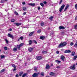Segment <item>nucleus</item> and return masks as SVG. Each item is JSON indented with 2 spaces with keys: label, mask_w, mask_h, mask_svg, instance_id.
Returning <instances> with one entry per match:
<instances>
[{
  "label": "nucleus",
  "mask_w": 77,
  "mask_h": 77,
  "mask_svg": "<svg viewBox=\"0 0 77 77\" xmlns=\"http://www.w3.org/2000/svg\"><path fill=\"white\" fill-rule=\"evenodd\" d=\"M67 44L66 42H63V43H61L58 46L59 48H61L65 46H66V45Z\"/></svg>",
  "instance_id": "nucleus-1"
},
{
  "label": "nucleus",
  "mask_w": 77,
  "mask_h": 77,
  "mask_svg": "<svg viewBox=\"0 0 77 77\" xmlns=\"http://www.w3.org/2000/svg\"><path fill=\"white\" fill-rule=\"evenodd\" d=\"M39 74V72L38 73H35L32 75V77H39L38 75Z\"/></svg>",
  "instance_id": "nucleus-2"
},
{
  "label": "nucleus",
  "mask_w": 77,
  "mask_h": 77,
  "mask_svg": "<svg viewBox=\"0 0 77 77\" xmlns=\"http://www.w3.org/2000/svg\"><path fill=\"white\" fill-rule=\"evenodd\" d=\"M7 36L9 38H11V39H14V35L8 33V34Z\"/></svg>",
  "instance_id": "nucleus-3"
},
{
  "label": "nucleus",
  "mask_w": 77,
  "mask_h": 77,
  "mask_svg": "<svg viewBox=\"0 0 77 77\" xmlns=\"http://www.w3.org/2000/svg\"><path fill=\"white\" fill-rule=\"evenodd\" d=\"M65 7V5H63L60 8V9L59 11L60 12H62V10L63 8H64V7Z\"/></svg>",
  "instance_id": "nucleus-4"
},
{
  "label": "nucleus",
  "mask_w": 77,
  "mask_h": 77,
  "mask_svg": "<svg viewBox=\"0 0 77 77\" xmlns=\"http://www.w3.org/2000/svg\"><path fill=\"white\" fill-rule=\"evenodd\" d=\"M42 56H37L36 59L37 60H41V59H42Z\"/></svg>",
  "instance_id": "nucleus-5"
},
{
  "label": "nucleus",
  "mask_w": 77,
  "mask_h": 77,
  "mask_svg": "<svg viewBox=\"0 0 77 77\" xmlns=\"http://www.w3.org/2000/svg\"><path fill=\"white\" fill-rule=\"evenodd\" d=\"M65 57L63 55H62L60 59L62 60L63 62L65 61Z\"/></svg>",
  "instance_id": "nucleus-6"
},
{
  "label": "nucleus",
  "mask_w": 77,
  "mask_h": 77,
  "mask_svg": "<svg viewBox=\"0 0 77 77\" xmlns=\"http://www.w3.org/2000/svg\"><path fill=\"white\" fill-rule=\"evenodd\" d=\"M28 5L29 6H32V7H34V6H35V3H30L28 4Z\"/></svg>",
  "instance_id": "nucleus-7"
},
{
  "label": "nucleus",
  "mask_w": 77,
  "mask_h": 77,
  "mask_svg": "<svg viewBox=\"0 0 77 77\" xmlns=\"http://www.w3.org/2000/svg\"><path fill=\"white\" fill-rule=\"evenodd\" d=\"M14 24H16L17 26H20L21 24V23H14Z\"/></svg>",
  "instance_id": "nucleus-8"
},
{
  "label": "nucleus",
  "mask_w": 77,
  "mask_h": 77,
  "mask_svg": "<svg viewBox=\"0 0 77 77\" xmlns=\"http://www.w3.org/2000/svg\"><path fill=\"white\" fill-rule=\"evenodd\" d=\"M59 29H60V30H61V29H65V27H64L63 26H60L59 27Z\"/></svg>",
  "instance_id": "nucleus-9"
},
{
  "label": "nucleus",
  "mask_w": 77,
  "mask_h": 77,
  "mask_svg": "<svg viewBox=\"0 0 77 77\" xmlns=\"http://www.w3.org/2000/svg\"><path fill=\"white\" fill-rule=\"evenodd\" d=\"M71 51H70V50H66V51H65L64 53H71Z\"/></svg>",
  "instance_id": "nucleus-10"
},
{
  "label": "nucleus",
  "mask_w": 77,
  "mask_h": 77,
  "mask_svg": "<svg viewBox=\"0 0 77 77\" xmlns=\"http://www.w3.org/2000/svg\"><path fill=\"white\" fill-rule=\"evenodd\" d=\"M45 36H42L40 37V39H42V40H43V39H45Z\"/></svg>",
  "instance_id": "nucleus-11"
},
{
  "label": "nucleus",
  "mask_w": 77,
  "mask_h": 77,
  "mask_svg": "<svg viewBox=\"0 0 77 77\" xmlns=\"http://www.w3.org/2000/svg\"><path fill=\"white\" fill-rule=\"evenodd\" d=\"M35 33V32L33 31L32 32L30 33L29 35V36H32V35Z\"/></svg>",
  "instance_id": "nucleus-12"
},
{
  "label": "nucleus",
  "mask_w": 77,
  "mask_h": 77,
  "mask_svg": "<svg viewBox=\"0 0 77 77\" xmlns=\"http://www.w3.org/2000/svg\"><path fill=\"white\" fill-rule=\"evenodd\" d=\"M28 50L30 52H32L33 50V48H29L28 49Z\"/></svg>",
  "instance_id": "nucleus-13"
},
{
  "label": "nucleus",
  "mask_w": 77,
  "mask_h": 77,
  "mask_svg": "<svg viewBox=\"0 0 77 77\" xmlns=\"http://www.w3.org/2000/svg\"><path fill=\"white\" fill-rule=\"evenodd\" d=\"M50 75L51 76H54V73L53 72H51L50 73Z\"/></svg>",
  "instance_id": "nucleus-14"
},
{
  "label": "nucleus",
  "mask_w": 77,
  "mask_h": 77,
  "mask_svg": "<svg viewBox=\"0 0 77 77\" xmlns=\"http://www.w3.org/2000/svg\"><path fill=\"white\" fill-rule=\"evenodd\" d=\"M23 74V72H21L19 73L20 76H21Z\"/></svg>",
  "instance_id": "nucleus-15"
},
{
  "label": "nucleus",
  "mask_w": 77,
  "mask_h": 77,
  "mask_svg": "<svg viewBox=\"0 0 77 77\" xmlns=\"http://www.w3.org/2000/svg\"><path fill=\"white\" fill-rule=\"evenodd\" d=\"M46 66V68H50V66L49 64H47Z\"/></svg>",
  "instance_id": "nucleus-16"
},
{
  "label": "nucleus",
  "mask_w": 77,
  "mask_h": 77,
  "mask_svg": "<svg viewBox=\"0 0 77 77\" xmlns=\"http://www.w3.org/2000/svg\"><path fill=\"white\" fill-rule=\"evenodd\" d=\"M55 62H57V63H60V62H61V61H59V60H57L55 61Z\"/></svg>",
  "instance_id": "nucleus-17"
},
{
  "label": "nucleus",
  "mask_w": 77,
  "mask_h": 77,
  "mask_svg": "<svg viewBox=\"0 0 77 77\" xmlns=\"http://www.w3.org/2000/svg\"><path fill=\"white\" fill-rule=\"evenodd\" d=\"M14 51H17V48H14L13 49Z\"/></svg>",
  "instance_id": "nucleus-18"
},
{
  "label": "nucleus",
  "mask_w": 77,
  "mask_h": 77,
  "mask_svg": "<svg viewBox=\"0 0 77 77\" xmlns=\"http://www.w3.org/2000/svg\"><path fill=\"white\" fill-rule=\"evenodd\" d=\"M1 59H4L5 57V56L4 55H1Z\"/></svg>",
  "instance_id": "nucleus-19"
},
{
  "label": "nucleus",
  "mask_w": 77,
  "mask_h": 77,
  "mask_svg": "<svg viewBox=\"0 0 77 77\" xmlns=\"http://www.w3.org/2000/svg\"><path fill=\"white\" fill-rule=\"evenodd\" d=\"M77 55L74 56V57L73 58V60H76V59H77Z\"/></svg>",
  "instance_id": "nucleus-20"
},
{
  "label": "nucleus",
  "mask_w": 77,
  "mask_h": 77,
  "mask_svg": "<svg viewBox=\"0 0 77 77\" xmlns=\"http://www.w3.org/2000/svg\"><path fill=\"white\" fill-rule=\"evenodd\" d=\"M75 64L73 65L72 66H71L70 68H75Z\"/></svg>",
  "instance_id": "nucleus-21"
},
{
  "label": "nucleus",
  "mask_w": 77,
  "mask_h": 77,
  "mask_svg": "<svg viewBox=\"0 0 77 77\" xmlns=\"http://www.w3.org/2000/svg\"><path fill=\"white\" fill-rule=\"evenodd\" d=\"M69 8V6L67 5L66 6V8H65V9H64V11H66V10L67 8Z\"/></svg>",
  "instance_id": "nucleus-22"
},
{
  "label": "nucleus",
  "mask_w": 77,
  "mask_h": 77,
  "mask_svg": "<svg viewBox=\"0 0 77 77\" xmlns=\"http://www.w3.org/2000/svg\"><path fill=\"white\" fill-rule=\"evenodd\" d=\"M53 18V16H51L49 17V19L51 21H52Z\"/></svg>",
  "instance_id": "nucleus-23"
},
{
  "label": "nucleus",
  "mask_w": 77,
  "mask_h": 77,
  "mask_svg": "<svg viewBox=\"0 0 77 77\" xmlns=\"http://www.w3.org/2000/svg\"><path fill=\"white\" fill-rule=\"evenodd\" d=\"M21 47L20 46V45H17V48L18 50H20V48Z\"/></svg>",
  "instance_id": "nucleus-24"
},
{
  "label": "nucleus",
  "mask_w": 77,
  "mask_h": 77,
  "mask_svg": "<svg viewBox=\"0 0 77 77\" xmlns=\"http://www.w3.org/2000/svg\"><path fill=\"white\" fill-rule=\"evenodd\" d=\"M32 43V41L30 40L29 41V45H31Z\"/></svg>",
  "instance_id": "nucleus-25"
},
{
  "label": "nucleus",
  "mask_w": 77,
  "mask_h": 77,
  "mask_svg": "<svg viewBox=\"0 0 77 77\" xmlns=\"http://www.w3.org/2000/svg\"><path fill=\"white\" fill-rule=\"evenodd\" d=\"M14 13L17 15H18V13L17 12L15 11H14Z\"/></svg>",
  "instance_id": "nucleus-26"
},
{
  "label": "nucleus",
  "mask_w": 77,
  "mask_h": 77,
  "mask_svg": "<svg viewBox=\"0 0 77 77\" xmlns=\"http://www.w3.org/2000/svg\"><path fill=\"white\" fill-rule=\"evenodd\" d=\"M74 54H75V52L73 51L72 53V56H74Z\"/></svg>",
  "instance_id": "nucleus-27"
},
{
  "label": "nucleus",
  "mask_w": 77,
  "mask_h": 77,
  "mask_svg": "<svg viewBox=\"0 0 77 77\" xmlns=\"http://www.w3.org/2000/svg\"><path fill=\"white\" fill-rule=\"evenodd\" d=\"M23 45H24V43H21V44H20L19 45L21 47H22V46H23Z\"/></svg>",
  "instance_id": "nucleus-28"
},
{
  "label": "nucleus",
  "mask_w": 77,
  "mask_h": 77,
  "mask_svg": "<svg viewBox=\"0 0 77 77\" xmlns=\"http://www.w3.org/2000/svg\"><path fill=\"white\" fill-rule=\"evenodd\" d=\"M40 75L42 76H44V72H42L40 74Z\"/></svg>",
  "instance_id": "nucleus-29"
},
{
  "label": "nucleus",
  "mask_w": 77,
  "mask_h": 77,
  "mask_svg": "<svg viewBox=\"0 0 77 77\" xmlns=\"http://www.w3.org/2000/svg\"><path fill=\"white\" fill-rule=\"evenodd\" d=\"M47 53V51H42V53H43V54H45V53Z\"/></svg>",
  "instance_id": "nucleus-30"
},
{
  "label": "nucleus",
  "mask_w": 77,
  "mask_h": 77,
  "mask_svg": "<svg viewBox=\"0 0 77 77\" xmlns=\"http://www.w3.org/2000/svg\"><path fill=\"white\" fill-rule=\"evenodd\" d=\"M26 75H27V73H24L22 77H24L25 76H26Z\"/></svg>",
  "instance_id": "nucleus-31"
},
{
  "label": "nucleus",
  "mask_w": 77,
  "mask_h": 77,
  "mask_svg": "<svg viewBox=\"0 0 77 77\" xmlns=\"http://www.w3.org/2000/svg\"><path fill=\"white\" fill-rule=\"evenodd\" d=\"M23 11H26V8L25 7H24L23 8Z\"/></svg>",
  "instance_id": "nucleus-32"
},
{
  "label": "nucleus",
  "mask_w": 77,
  "mask_h": 77,
  "mask_svg": "<svg viewBox=\"0 0 77 77\" xmlns=\"http://www.w3.org/2000/svg\"><path fill=\"white\" fill-rule=\"evenodd\" d=\"M12 67H13V68H16V66H15V64H12L11 65Z\"/></svg>",
  "instance_id": "nucleus-33"
},
{
  "label": "nucleus",
  "mask_w": 77,
  "mask_h": 77,
  "mask_svg": "<svg viewBox=\"0 0 77 77\" xmlns=\"http://www.w3.org/2000/svg\"><path fill=\"white\" fill-rule=\"evenodd\" d=\"M34 70L35 72H37L38 71V69L37 68H34Z\"/></svg>",
  "instance_id": "nucleus-34"
},
{
  "label": "nucleus",
  "mask_w": 77,
  "mask_h": 77,
  "mask_svg": "<svg viewBox=\"0 0 77 77\" xmlns=\"http://www.w3.org/2000/svg\"><path fill=\"white\" fill-rule=\"evenodd\" d=\"M5 41L6 42V43L7 44H8V43L9 42V41L8 40V39H5Z\"/></svg>",
  "instance_id": "nucleus-35"
},
{
  "label": "nucleus",
  "mask_w": 77,
  "mask_h": 77,
  "mask_svg": "<svg viewBox=\"0 0 77 77\" xmlns=\"http://www.w3.org/2000/svg\"><path fill=\"white\" fill-rule=\"evenodd\" d=\"M74 46L75 47H77V42H76L74 45Z\"/></svg>",
  "instance_id": "nucleus-36"
},
{
  "label": "nucleus",
  "mask_w": 77,
  "mask_h": 77,
  "mask_svg": "<svg viewBox=\"0 0 77 77\" xmlns=\"http://www.w3.org/2000/svg\"><path fill=\"white\" fill-rule=\"evenodd\" d=\"M5 71V69H3L1 71V72H4Z\"/></svg>",
  "instance_id": "nucleus-37"
},
{
  "label": "nucleus",
  "mask_w": 77,
  "mask_h": 77,
  "mask_svg": "<svg viewBox=\"0 0 77 77\" xmlns=\"http://www.w3.org/2000/svg\"><path fill=\"white\" fill-rule=\"evenodd\" d=\"M15 21V19H11V22H14Z\"/></svg>",
  "instance_id": "nucleus-38"
},
{
  "label": "nucleus",
  "mask_w": 77,
  "mask_h": 77,
  "mask_svg": "<svg viewBox=\"0 0 77 77\" xmlns=\"http://www.w3.org/2000/svg\"><path fill=\"white\" fill-rule=\"evenodd\" d=\"M41 32V30L39 29L37 33H40Z\"/></svg>",
  "instance_id": "nucleus-39"
},
{
  "label": "nucleus",
  "mask_w": 77,
  "mask_h": 77,
  "mask_svg": "<svg viewBox=\"0 0 77 77\" xmlns=\"http://www.w3.org/2000/svg\"><path fill=\"white\" fill-rule=\"evenodd\" d=\"M75 9H76V10H77V4L75 5Z\"/></svg>",
  "instance_id": "nucleus-40"
},
{
  "label": "nucleus",
  "mask_w": 77,
  "mask_h": 77,
  "mask_svg": "<svg viewBox=\"0 0 77 77\" xmlns=\"http://www.w3.org/2000/svg\"><path fill=\"white\" fill-rule=\"evenodd\" d=\"M4 2H5V0H2L1 1V3H4Z\"/></svg>",
  "instance_id": "nucleus-41"
},
{
  "label": "nucleus",
  "mask_w": 77,
  "mask_h": 77,
  "mask_svg": "<svg viewBox=\"0 0 77 77\" xmlns=\"http://www.w3.org/2000/svg\"><path fill=\"white\" fill-rule=\"evenodd\" d=\"M40 5H41V6H42V7H43V6H44V4H43V3H41Z\"/></svg>",
  "instance_id": "nucleus-42"
},
{
  "label": "nucleus",
  "mask_w": 77,
  "mask_h": 77,
  "mask_svg": "<svg viewBox=\"0 0 77 77\" xmlns=\"http://www.w3.org/2000/svg\"><path fill=\"white\" fill-rule=\"evenodd\" d=\"M44 22H42L41 23V26H44Z\"/></svg>",
  "instance_id": "nucleus-43"
},
{
  "label": "nucleus",
  "mask_w": 77,
  "mask_h": 77,
  "mask_svg": "<svg viewBox=\"0 0 77 77\" xmlns=\"http://www.w3.org/2000/svg\"><path fill=\"white\" fill-rule=\"evenodd\" d=\"M74 45V43L72 42H71L70 43V45H71V46H72V45Z\"/></svg>",
  "instance_id": "nucleus-44"
},
{
  "label": "nucleus",
  "mask_w": 77,
  "mask_h": 77,
  "mask_svg": "<svg viewBox=\"0 0 77 77\" xmlns=\"http://www.w3.org/2000/svg\"><path fill=\"white\" fill-rule=\"evenodd\" d=\"M7 49H8V48H7V47H4V50H7Z\"/></svg>",
  "instance_id": "nucleus-45"
},
{
  "label": "nucleus",
  "mask_w": 77,
  "mask_h": 77,
  "mask_svg": "<svg viewBox=\"0 0 77 77\" xmlns=\"http://www.w3.org/2000/svg\"><path fill=\"white\" fill-rule=\"evenodd\" d=\"M16 69H16V68H14V69H13V72L15 71Z\"/></svg>",
  "instance_id": "nucleus-46"
},
{
  "label": "nucleus",
  "mask_w": 77,
  "mask_h": 77,
  "mask_svg": "<svg viewBox=\"0 0 77 77\" xmlns=\"http://www.w3.org/2000/svg\"><path fill=\"white\" fill-rule=\"evenodd\" d=\"M71 69H72V70H74L75 69V68H70Z\"/></svg>",
  "instance_id": "nucleus-47"
},
{
  "label": "nucleus",
  "mask_w": 77,
  "mask_h": 77,
  "mask_svg": "<svg viewBox=\"0 0 77 77\" xmlns=\"http://www.w3.org/2000/svg\"><path fill=\"white\" fill-rule=\"evenodd\" d=\"M20 39H21V40H23V37L22 36L20 38Z\"/></svg>",
  "instance_id": "nucleus-48"
},
{
  "label": "nucleus",
  "mask_w": 77,
  "mask_h": 77,
  "mask_svg": "<svg viewBox=\"0 0 77 77\" xmlns=\"http://www.w3.org/2000/svg\"><path fill=\"white\" fill-rule=\"evenodd\" d=\"M75 28L76 29H77V25H75Z\"/></svg>",
  "instance_id": "nucleus-49"
},
{
  "label": "nucleus",
  "mask_w": 77,
  "mask_h": 77,
  "mask_svg": "<svg viewBox=\"0 0 77 77\" xmlns=\"http://www.w3.org/2000/svg\"><path fill=\"white\" fill-rule=\"evenodd\" d=\"M33 42H34L35 43V44H37V42H36V41H35V40H33Z\"/></svg>",
  "instance_id": "nucleus-50"
},
{
  "label": "nucleus",
  "mask_w": 77,
  "mask_h": 77,
  "mask_svg": "<svg viewBox=\"0 0 77 77\" xmlns=\"http://www.w3.org/2000/svg\"><path fill=\"white\" fill-rule=\"evenodd\" d=\"M61 3H62V0L60 1V2L59 3V4L60 5V4H61Z\"/></svg>",
  "instance_id": "nucleus-51"
},
{
  "label": "nucleus",
  "mask_w": 77,
  "mask_h": 77,
  "mask_svg": "<svg viewBox=\"0 0 77 77\" xmlns=\"http://www.w3.org/2000/svg\"><path fill=\"white\" fill-rule=\"evenodd\" d=\"M43 3H44V4H45V5L47 4V2L45 1L44 2H43Z\"/></svg>",
  "instance_id": "nucleus-52"
},
{
  "label": "nucleus",
  "mask_w": 77,
  "mask_h": 77,
  "mask_svg": "<svg viewBox=\"0 0 77 77\" xmlns=\"http://www.w3.org/2000/svg\"><path fill=\"white\" fill-rule=\"evenodd\" d=\"M26 14V12H24L23 13V15H25Z\"/></svg>",
  "instance_id": "nucleus-53"
},
{
  "label": "nucleus",
  "mask_w": 77,
  "mask_h": 77,
  "mask_svg": "<svg viewBox=\"0 0 77 77\" xmlns=\"http://www.w3.org/2000/svg\"><path fill=\"white\" fill-rule=\"evenodd\" d=\"M38 10H40V9H41V7H39L38 8Z\"/></svg>",
  "instance_id": "nucleus-54"
},
{
  "label": "nucleus",
  "mask_w": 77,
  "mask_h": 77,
  "mask_svg": "<svg viewBox=\"0 0 77 77\" xmlns=\"http://www.w3.org/2000/svg\"><path fill=\"white\" fill-rule=\"evenodd\" d=\"M16 77H18V74H17L16 75Z\"/></svg>",
  "instance_id": "nucleus-55"
},
{
  "label": "nucleus",
  "mask_w": 77,
  "mask_h": 77,
  "mask_svg": "<svg viewBox=\"0 0 77 77\" xmlns=\"http://www.w3.org/2000/svg\"><path fill=\"white\" fill-rule=\"evenodd\" d=\"M22 4L23 5H25V4H26V3H25L24 2H23L22 3Z\"/></svg>",
  "instance_id": "nucleus-56"
},
{
  "label": "nucleus",
  "mask_w": 77,
  "mask_h": 77,
  "mask_svg": "<svg viewBox=\"0 0 77 77\" xmlns=\"http://www.w3.org/2000/svg\"><path fill=\"white\" fill-rule=\"evenodd\" d=\"M56 53L57 54H59V51H57Z\"/></svg>",
  "instance_id": "nucleus-57"
},
{
  "label": "nucleus",
  "mask_w": 77,
  "mask_h": 77,
  "mask_svg": "<svg viewBox=\"0 0 77 77\" xmlns=\"http://www.w3.org/2000/svg\"><path fill=\"white\" fill-rule=\"evenodd\" d=\"M75 20H77V16L76 17H75Z\"/></svg>",
  "instance_id": "nucleus-58"
},
{
  "label": "nucleus",
  "mask_w": 77,
  "mask_h": 77,
  "mask_svg": "<svg viewBox=\"0 0 77 77\" xmlns=\"http://www.w3.org/2000/svg\"><path fill=\"white\" fill-rule=\"evenodd\" d=\"M12 29L11 28H10L9 29V31H12Z\"/></svg>",
  "instance_id": "nucleus-59"
},
{
  "label": "nucleus",
  "mask_w": 77,
  "mask_h": 77,
  "mask_svg": "<svg viewBox=\"0 0 77 77\" xmlns=\"http://www.w3.org/2000/svg\"><path fill=\"white\" fill-rule=\"evenodd\" d=\"M51 66H53V64L51 63Z\"/></svg>",
  "instance_id": "nucleus-60"
},
{
  "label": "nucleus",
  "mask_w": 77,
  "mask_h": 77,
  "mask_svg": "<svg viewBox=\"0 0 77 77\" xmlns=\"http://www.w3.org/2000/svg\"><path fill=\"white\" fill-rule=\"evenodd\" d=\"M49 68H46V69H49Z\"/></svg>",
  "instance_id": "nucleus-61"
},
{
  "label": "nucleus",
  "mask_w": 77,
  "mask_h": 77,
  "mask_svg": "<svg viewBox=\"0 0 77 77\" xmlns=\"http://www.w3.org/2000/svg\"><path fill=\"white\" fill-rule=\"evenodd\" d=\"M20 38H19V39H18V41H20Z\"/></svg>",
  "instance_id": "nucleus-62"
},
{
  "label": "nucleus",
  "mask_w": 77,
  "mask_h": 77,
  "mask_svg": "<svg viewBox=\"0 0 77 77\" xmlns=\"http://www.w3.org/2000/svg\"><path fill=\"white\" fill-rule=\"evenodd\" d=\"M46 77H50L49 76H46Z\"/></svg>",
  "instance_id": "nucleus-63"
},
{
  "label": "nucleus",
  "mask_w": 77,
  "mask_h": 77,
  "mask_svg": "<svg viewBox=\"0 0 77 77\" xmlns=\"http://www.w3.org/2000/svg\"><path fill=\"white\" fill-rule=\"evenodd\" d=\"M76 65H77V63H76Z\"/></svg>",
  "instance_id": "nucleus-64"
}]
</instances>
